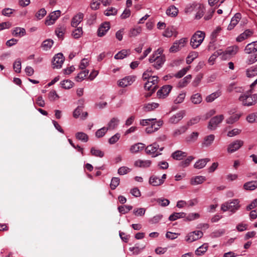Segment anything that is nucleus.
I'll use <instances>...</instances> for the list:
<instances>
[{
	"label": "nucleus",
	"instance_id": "6e6d98bb",
	"mask_svg": "<svg viewBox=\"0 0 257 257\" xmlns=\"http://www.w3.org/2000/svg\"><path fill=\"white\" fill-rule=\"evenodd\" d=\"M88 70H84L80 72L78 74L77 76L76 77V80L78 82L81 81L83 80L88 75Z\"/></svg>",
	"mask_w": 257,
	"mask_h": 257
},
{
	"label": "nucleus",
	"instance_id": "f03ea898",
	"mask_svg": "<svg viewBox=\"0 0 257 257\" xmlns=\"http://www.w3.org/2000/svg\"><path fill=\"white\" fill-rule=\"evenodd\" d=\"M205 37V32L197 31L192 36L190 40V45L193 49H196L203 42Z\"/></svg>",
	"mask_w": 257,
	"mask_h": 257
},
{
	"label": "nucleus",
	"instance_id": "a878e982",
	"mask_svg": "<svg viewBox=\"0 0 257 257\" xmlns=\"http://www.w3.org/2000/svg\"><path fill=\"white\" fill-rule=\"evenodd\" d=\"M145 148V145L143 143H137L133 146L130 148V151L132 153H138L140 151L144 150Z\"/></svg>",
	"mask_w": 257,
	"mask_h": 257
},
{
	"label": "nucleus",
	"instance_id": "f257e3e1",
	"mask_svg": "<svg viewBox=\"0 0 257 257\" xmlns=\"http://www.w3.org/2000/svg\"><path fill=\"white\" fill-rule=\"evenodd\" d=\"M163 49L160 48L155 51L149 58L150 63L155 62L154 66L158 69L161 67L165 61V56L163 55Z\"/></svg>",
	"mask_w": 257,
	"mask_h": 257
},
{
	"label": "nucleus",
	"instance_id": "423d86ee",
	"mask_svg": "<svg viewBox=\"0 0 257 257\" xmlns=\"http://www.w3.org/2000/svg\"><path fill=\"white\" fill-rule=\"evenodd\" d=\"M158 77L157 76H153L149 79L147 80V82L145 84V89L146 90H156L157 88Z\"/></svg>",
	"mask_w": 257,
	"mask_h": 257
},
{
	"label": "nucleus",
	"instance_id": "5fc2aeb1",
	"mask_svg": "<svg viewBox=\"0 0 257 257\" xmlns=\"http://www.w3.org/2000/svg\"><path fill=\"white\" fill-rule=\"evenodd\" d=\"M120 179L117 177H113L111 179L110 187L112 190H114L119 184Z\"/></svg>",
	"mask_w": 257,
	"mask_h": 257
},
{
	"label": "nucleus",
	"instance_id": "c756f323",
	"mask_svg": "<svg viewBox=\"0 0 257 257\" xmlns=\"http://www.w3.org/2000/svg\"><path fill=\"white\" fill-rule=\"evenodd\" d=\"M149 183L153 186H158L163 184L162 181H161L159 177L155 175L150 177Z\"/></svg>",
	"mask_w": 257,
	"mask_h": 257
},
{
	"label": "nucleus",
	"instance_id": "c03bdc74",
	"mask_svg": "<svg viewBox=\"0 0 257 257\" xmlns=\"http://www.w3.org/2000/svg\"><path fill=\"white\" fill-rule=\"evenodd\" d=\"M76 138L83 142H87L88 140L87 135L83 132H78L75 134Z\"/></svg>",
	"mask_w": 257,
	"mask_h": 257
},
{
	"label": "nucleus",
	"instance_id": "9b49d317",
	"mask_svg": "<svg viewBox=\"0 0 257 257\" xmlns=\"http://www.w3.org/2000/svg\"><path fill=\"white\" fill-rule=\"evenodd\" d=\"M223 119L224 116L222 114L213 117L210 119L209 122L208 126V128L212 130H215L217 125L220 123Z\"/></svg>",
	"mask_w": 257,
	"mask_h": 257
},
{
	"label": "nucleus",
	"instance_id": "f8f14e48",
	"mask_svg": "<svg viewBox=\"0 0 257 257\" xmlns=\"http://www.w3.org/2000/svg\"><path fill=\"white\" fill-rule=\"evenodd\" d=\"M61 12L59 10L51 13L46 18L45 24L48 26L53 25L55 21L60 17Z\"/></svg>",
	"mask_w": 257,
	"mask_h": 257
},
{
	"label": "nucleus",
	"instance_id": "774afa93",
	"mask_svg": "<svg viewBox=\"0 0 257 257\" xmlns=\"http://www.w3.org/2000/svg\"><path fill=\"white\" fill-rule=\"evenodd\" d=\"M257 61V52L248 56L247 63L248 64H251Z\"/></svg>",
	"mask_w": 257,
	"mask_h": 257
},
{
	"label": "nucleus",
	"instance_id": "bb28decb",
	"mask_svg": "<svg viewBox=\"0 0 257 257\" xmlns=\"http://www.w3.org/2000/svg\"><path fill=\"white\" fill-rule=\"evenodd\" d=\"M210 161L209 158H205L200 159L197 161L194 164V167L196 169H200L204 168L207 163Z\"/></svg>",
	"mask_w": 257,
	"mask_h": 257
},
{
	"label": "nucleus",
	"instance_id": "37998d69",
	"mask_svg": "<svg viewBox=\"0 0 257 257\" xmlns=\"http://www.w3.org/2000/svg\"><path fill=\"white\" fill-rule=\"evenodd\" d=\"M208 247V245L207 243L203 244L195 250V254L197 255L203 254L207 251Z\"/></svg>",
	"mask_w": 257,
	"mask_h": 257
},
{
	"label": "nucleus",
	"instance_id": "a19ab883",
	"mask_svg": "<svg viewBox=\"0 0 257 257\" xmlns=\"http://www.w3.org/2000/svg\"><path fill=\"white\" fill-rule=\"evenodd\" d=\"M186 214L184 212L174 213L169 216L170 221H175L179 218H184L186 217Z\"/></svg>",
	"mask_w": 257,
	"mask_h": 257
},
{
	"label": "nucleus",
	"instance_id": "8fccbe9b",
	"mask_svg": "<svg viewBox=\"0 0 257 257\" xmlns=\"http://www.w3.org/2000/svg\"><path fill=\"white\" fill-rule=\"evenodd\" d=\"M133 208L131 205H123L118 207V210L120 213L125 214L128 212Z\"/></svg>",
	"mask_w": 257,
	"mask_h": 257
},
{
	"label": "nucleus",
	"instance_id": "338daca9",
	"mask_svg": "<svg viewBox=\"0 0 257 257\" xmlns=\"http://www.w3.org/2000/svg\"><path fill=\"white\" fill-rule=\"evenodd\" d=\"M146 212V210L144 208H140L135 209L133 211V213L137 216H143Z\"/></svg>",
	"mask_w": 257,
	"mask_h": 257
},
{
	"label": "nucleus",
	"instance_id": "de8ad7c7",
	"mask_svg": "<svg viewBox=\"0 0 257 257\" xmlns=\"http://www.w3.org/2000/svg\"><path fill=\"white\" fill-rule=\"evenodd\" d=\"M191 78L192 76L191 75H188L182 80H180V81L179 83V86L180 87H184L186 86L187 85V84L190 81Z\"/></svg>",
	"mask_w": 257,
	"mask_h": 257
},
{
	"label": "nucleus",
	"instance_id": "680f3d73",
	"mask_svg": "<svg viewBox=\"0 0 257 257\" xmlns=\"http://www.w3.org/2000/svg\"><path fill=\"white\" fill-rule=\"evenodd\" d=\"M186 97V93L182 92L180 93L176 98L174 100V103L175 104H179L183 102Z\"/></svg>",
	"mask_w": 257,
	"mask_h": 257
},
{
	"label": "nucleus",
	"instance_id": "2eb2a0df",
	"mask_svg": "<svg viewBox=\"0 0 257 257\" xmlns=\"http://www.w3.org/2000/svg\"><path fill=\"white\" fill-rule=\"evenodd\" d=\"M185 114V111L184 110L180 111L175 114L172 116L169 120V122L172 124L177 123L180 120H181Z\"/></svg>",
	"mask_w": 257,
	"mask_h": 257
},
{
	"label": "nucleus",
	"instance_id": "dca6fc26",
	"mask_svg": "<svg viewBox=\"0 0 257 257\" xmlns=\"http://www.w3.org/2000/svg\"><path fill=\"white\" fill-rule=\"evenodd\" d=\"M241 18V15L240 13H236L232 18L230 23L227 27V30L230 31L232 30L238 23Z\"/></svg>",
	"mask_w": 257,
	"mask_h": 257
},
{
	"label": "nucleus",
	"instance_id": "052dcab7",
	"mask_svg": "<svg viewBox=\"0 0 257 257\" xmlns=\"http://www.w3.org/2000/svg\"><path fill=\"white\" fill-rule=\"evenodd\" d=\"M197 6V5L195 3L189 4L186 6L184 11L186 13H191L195 10Z\"/></svg>",
	"mask_w": 257,
	"mask_h": 257
},
{
	"label": "nucleus",
	"instance_id": "6ab92c4d",
	"mask_svg": "<svg viewBox=\"0 0 257 257\" xmlns=\"http://www.w3.org/2000/svg\"><path fill=\"white\" fill-rule=\"evenodd\" d=\"M84 17L83 14L79 13L74 16L71 20V25L76 28L81 22Z\"/></svg>",
	"mask_w": 257,
	"mask_h": 257
},
{
	"label": "nucleus",
	"instance_id": "79ce46f5",
	"mask_svg": "<svg viewBox=\"0 0 257 257\" xmlns=\"http://www.w3.org/2000/svg\"><path fill=\"white\" fill-rule=\"evenodd\" d=\"M159 106V104L158 103H150L144 105V109L145 111H151L157 108Z\"/></svg>",
	"mask_w": 257,
	"mask_h": 257
},
{
	"label": "nucleus",
	"instance_id": "4c0bfd02",
	"mask_svg": "<svg viewBox=\"0 0 257 257\" xmlns=\"http://www.w3.org/2000/svg\"><path fill=\"white\" fill-rule=\"evenodd\" d=\"M221 95V92L219 91H217L214 92L211 94L208 95L206 98L205 100L207 102H211L213 101L216 98H218Z\"/></svg>",
	"mask_w": 257,
	"mask_h": 257
},
{
	"label": "nucleus",
	"instance_id": "7c9ffc66",
	"mask_svg": "<svg viewBox=\"0 0 257 257\" xmlns=\"http://www.w3.org/2000/svg\"><path fill=\"white\" fill-rule=\"evenodd\" d=\"M190 100L194 104H199L202 102V97L200 93H197L191 95Z\"/></svg>",
	"mask_w": 257,
	"mask_h": 257
},
{
	"label": "nucleus",
	"instance_id": "6e6552de",
	"mask_svg": "<svg viewBox=\"0 0 257 257\" xmlns=\"http://www.w3.org/2000/svg\"><path fill=\"white\" fill-rule=\"evenodd\" d=\"M203 233L202 231L196 230L189 233L186 236L185 240L189 242H192L197 240L203 236Z\"/></svg>",
	"mask_w": 257,
	"mask_h": 257
},
{
	"label": "nucleus",
	"instance_id": "bf43d9fd",
	"mask_svg": "<svg viewBox=\"0 0 257 257\" xmlns=\"http://www.w3.org/2000/svg\"><path fill=\"white\" fill-rule=\"evenodd\" d=\"M13 68L15 71L17 73H20L21 70V61L20 59H17L13 64Z\"/></svg>",
	"mask_w": 257,
	"mask_h": 257
},
{
	"label": "nucleus",
	"instance_id": "4be33fe9",
	"mask_svg": "<svg viewBox=\"0 0 257 257\" xmlns=\"http://www.w3.org/2000/svg\"><path fill=\"white\" fill-rule=\"evenodd\" d=\"M215 139L214 135H209L204 137L201 146L203 148H207L211 145Z\"/></svg>",
	"mask_w": 257,
	"mask_h": 257
},
{
	"label": "nucleus",
	"instance_id": "72a5a7b5",
	"mask_svg": "<svg viewBox=\"0 0 257 257\" xmlns=\"http://www.w3.org/2000/svg\"><path fill=\"white\" fill-rule=\"evenodd\" d=\"M205 180L206 179L205 177L202 176H198L192 178L191 179L190 182L192 185H196L202 183L204 181H205Z\"/></svg>",
	"mask_w": 257,
	"mask_h": 257
},
{
	"label": "nucleus",
	"instance_id": "864d4df0",
	"mask_svg": "<svg viewBox=\"0 0 257 257\" xmlns=\"http://www.w3.org/2000/svg\"><path fill=\"white\" fill-rule=\"evenodd\" d=\"M61 85L62 87L64 89H70L72 87L73 82L70 80H65L61 82Z\"/></svg>",
	"mask_w": 257,
	"mask_h": 257
},
{
	"label": "nucleus",
	"instance_id": "39448f33",
	"mask_svg": "<svg viewBox=\"0 0 257 257\" xmlns=\"http://www.w3.org/2000/svg\"><path fill=\"white\" fill-rule=\"evenodd\" d=\"M188 42L187 38H183L179 40L176 41L170 48V52H176L185 47Z\"/></svg>",
	"mask_w": 257,
	"mask_h": 257
},
{
	"label": "nucleus",
	"instance_id": "2f4dec72",
	"mask_svg": "<svg viewBox=\"0 0 257 257\" xmlns=\"http://www.w3.org/2000/svg\"><path fill=\"white\" fill-rule=\"evenodd\" d=\"M171 156L174 159L181 160L187 156V154L181 151H177L172 153Z\"/></svg>",
	"mask_w": 257,
	"mask_h": 257
},
{
	"label": "nucleus",
	"instance_id": "a18cd8bd",
	"mask_svg": "<svg viewBox=\"0 0 257 257\" xmlns=\"http://www.w3.org/2000/svg\"><path fill=\"white\" fill-rule=\"evenodd\" d=\"M130 53V50H122L117 53L115 56L114 58L115 59H122L125 57L126 56L129 55Z\"/></svg>",
	"mask_w": 257,
	"mask_h": 257
},
{
	"label": "nucleus",
	"instance_id": "f704fd0d",
	"mask_svg": "<svg viewBox=\"0 0 257 257\" xmlns=\"http://www.w3.org/2000/svg\"><path fill=\"white\" fill-rule=\"evenodd\" d=\"M83 29L81 27H79L74 29L72 32L71 35L74 39H79L83 35Z\"/></svg>",
	"mask_w": 257,
	"mask_h": 257
},
{
	"label": "nucleus",
	"instance_id": "3c124183",
	"mask_svg": "<svg viewBox=\"0 0 257 257\" xmlns=\"http://www.w3.org/2000/svg\"><path fill=\"white\" fill-rule=\"evenodd\" d=\"M240 115V114H233L230 116L229 118H228L226 120V122L228 124H232L235 122L237 121L239 119Z\"/></svg>",
	"mask_w": 257,
	"mask_h": 257
},
{
	"label": "nucleus",
	"instance_id": "0e129e2a",
	"mask_svg": "<svg viewBox=\"0 0 257 257\" xmlns=\"http://www.w3.org/2000/svg\"><path fill=\"white\" fill-rule=\"evenodd\" d=\"M46 13L47 12L45 9L42 8L38 11L35 15V17L38 20H41L46 15Z\"/></svg>",
	"mask_w": 257,
	"mask_h": 257
},
{
	"label": "nucleus",
	"instance_id": "69168bd1",
	"mask_svg": "<svg viewBox=\"0 0 257 257\" xmlns=\"http://www.w3.org/2000/svg\"><path fill=\"white\" fill-rule=\"evenodd\" d=\"M131 171V169L128 168V167H125V166H123V167H120L118 169L117 172H118V174H119L120 175H123L126 174L128 172H130Z\"/></svg>",
	"mask_w": 257,
	"mask_h": 257
},
{
	"label": "nucleus",
	"instance_id": "4468645a",
	"mask_svg": "<svg viewBox=\"0 0 257 257\" xmlns=\"http://www.w3.org/2000/svg\"><path fill=\"white\" fill-rule=\"evenodd\" d=\"M239 100L242 102L244 106H249L254 104V101L252 100L250 95L243 94L239 97Z\"/></svg>",
	"mask_w": 257,
	"mask_h": 257
},
{
	"label": "nucleus",
	"instance_id": "9d476101",
	"mask_svg": "<svg viewBox=\"0 0 257 257\" xmlns=\"http://www.w3.org/2000/svg\"><path fill=\"white\" fill-rule=\"evenodd\" d=\"M239 48L237 46L234 45L228 47L225 51L223 52V58L228 59L235 55L238 51Z\"/></svg>",
	"mask_w": 257,
	"mask_h": 257
},
{
	"label": "nucleus",
	"instance_id": "ddd939ff",
	"mask_svg": "<svg viewBox=\"0 0 257 257\" xmlns=\"http://www.w3.org/2000/svg\"><path fill=\"white\" fill-rule=\"evenodd\" d=\"M136 77L128 76L118 81V85L121 87H125L131 85L135 81Z\"/></svg>",
	"mask_w": 257,
	"mask_h": 257
},
{
	"label": "nucleus",
	"instance_id": "09e8293b",
	"mask_svg": "<svg viewBox=\"0 0 257 257\" xmlns=\"http://www.w3.org/2000/svg\"><path fill=\"white\" fill-rule=\"evenodd\" d=\"M53 44V41L51 39H48L43 42L42 47L44 50H47L52 47Z\"/></svg>",
	"mask_w": 257,
	"mask_h": 257
},
{
	"label": "nucleus",
	"instance_id": "ea45409f",
	"mask_svg": "<svg viewBox=\"0 0 257 257\" xmlns=\"http://www.w3.org/2000/svg\"><path fill=\"white\" fill-rule=\"evenodd\" d=\"M198 56V53L195 51H192L189 53V55L186 58V63L188 64H191L193 61L197 58Z\"/></svg>",
	"mask_w": 257,
	"mask_h": 257
},
{
	"label": "nucleus",
	"instance_id": "412c9836",
	"mask_svg": "<svg viewBox=\"0 0 257 257\" xmlns=\"http://www.w3.org/2000/svg\"><path fill=\"white\" fill-rule=\"evenodd\" d=\"M247 54L255 53L257 52V41L252 42L248 44L244 49Z\"/></svg>",
	"mask_w": 257,
	"mask_h": 257
},
{
	"label": "nucleus",
	"instance_id": "e2e57ef3",
	"mask_svg": "<svg viewBox=\"0 0 257 257\" xmlns=\"http://www.w3.org/2000/svg\"><path fill=\"white\" fill-rule=\"evenodd\" d=\"M66 31L64 27H60L57 28L55 30V33L58 38H62Z\"/></svg>",
	"mask_w": 257,
	"mask_h": 257
},
{
	"label": "nucleus",
	"instance_id": "0eeeda50",
	"mask_svg": "<svg viewBox=\"0 0 257 257\" xmlns=\"http://www.w3.org/2000/svg\"><path fill=\"white\" fill-rule=\"evenodd\" d=\"M244 144V142L240 140H236L230 144L227 147V152L232 153L239 149Z\"/></svg>",
	"mask_w": 257,
	"mask_h": 257
},
{
	"label": "nucleus",
	"instance_id": "393cba45",
	"mask_svg": "<svg viewBox=\"0 0 257 257\" xmlns=\"http://www.w3.org/2000/svg\"><path fill=\"white\" fill-rule=\"evenodd\" d=\"M12 35L16 37H22L26 34V30L23 28L16 27L12 31Z\"/></svg>",
	"mask_w": 257,
	"mask_h": 257
},
{
	"label": "nucleus",
	"instance_id": "58836bf2",
	"mask_svg": "<svg viewBox=\"0 0 257 257\" xmlns=\"http://www.w3.org/2000/svg\"><path fill=\"white\" fill-rule=\"evenodd\" d=\"M246 76L248 78L253 77L257 75V65L254 66L248 69L246 71Z\"/></svg>",
	"mask_w": 257,
	"mask_h": 257
},
{
	"label": "nucleus",
	"instance_id": "c9c22d12",
	"mask_svg": "<svg viewBox=\"0 0 257 257\" xmlns=\"http://www.w3.org/2000/svg\"><path fill=\"white\" fill-rule=\"evenodd\" d=\"M178 13V10L174 6H171L166 10V14L171 17H176Z\"/></svg>",
	"mask_w": 257,
	"mask_h": 257
},
{
	"label": "nucleus",
	"instance_id": "473e14b6",
	"mask_svg": "<svg viewBox=\"0 0 257 257\" xmlns=\"http://www.w3.org/2000/svg\"><path fill=\"white\" fill-rule=\"evenodd\" d=\"M142 32V28L141 27L138 26L130 29L128 33V36L130 37H135L139 35Z\"/></svg>",
	"mask_w": 257,
	"mask_h": 257
},
{
	"label": "nucleus",
	"instance_id": "20e7f679",
	"mask_svg": "<svg viewBox=\"0 0 257 257\" xmlns=\"http://www.w3.org/2000/svg\"><path fill=\"white\" fill-rule=\"evenodd\" d=\"M164 149V147H159V145L154 143L151 145H148L145 148L146 153L153 157H157L161 154V152Z\"/></svg>",
	"mask_w": 257,
	"mask_h": 257
},
{
	"label": "nucleus",
	"instance_id": "a211bd4d",
	"mask_svg": "<svg viewBox=\"0 0 257 257\" xmlns=\"http://www.w3.org/2000/svg\"><path fill=\"white\" fill-rule=\"evenodd\" d=\"M172 86L171 85H165L163 86L160 90L157 92V95L159 98H164L168 95L170 91L172 89Z\"/></svg>",
	"mask_w": 257,
	"mask_h": 257
},
{
	"label": "nucleus",
	"instance_id": "cd10ccee",
	"mask_svg": "<svg viewBox=\"0 0 257 257\" xmlns=\"http://www.w3.org/2000/svg\"><path fill=\"white\" fill-rule=\"evenodd\" d=\"M188 129V126L186 125L181 126L179 127L174 130L172 132V136L176 137L182 134H184Z\"/></svg>",
	"mask_w": 257,
	"mask_h": 257
},
{
	"label": "nucleus",
	"instance_id": "4d7b16f0",
	"mask_svg": "<svg viewBox=\"0 0 257 257\" xmlns=\"http://www.w3.org/2000/svg\"><path fill=\"white\" fill-rule=\"evenodd\" d=\"M201 119L199 116H197L190 119L187 123L186 126L189 128V126L198 123Z\"/></svg>",
	"mask_w": 257,
	"mask_h": 257
},
{
	"label": "nucleus",
	"instance_id": "1a4fd4ad",
	"mask_svg": "<svg viewBox=\"0 0 257 257\" xmlns=\"http://www.w3.org/2000/svg\"><path fill=\"white\" fill-rule=\"evenodd\" d=\"M65 58L62 53H58L53 57L52 65L53 68H60L64 63Z\"/></svg>",
	"mask_w": 257,
	"mask_h": 257
},
{
	"label": "nucleus",
	"instance_id": "aec40b11",
	"mask_svg": "<svg viewBox=\"0 0 257 257\" xmlns=\"http://www.w3.org/2000/svg\"><path fill=\"white\" fill-rule=\"evenodd\" d=\"M109 29V23L107 22L104 23L98 28L97 31V35L99 37H102L104 36Z\"/></svg>",
	"mask_w": 257,
	"mask_h": 257
},
{
	"label": "nucleus",
	"instance_id": "f3484780",
	"mask_svg": "<svg viewBox=\"0 0 257 257\" xmlns=\"http://www.w3.org/2000/svg\"><path fill=\"white\" fill-rule=\"evenodd\" d=\"M253 33V31L247 29L245 30L243 33L240 34L236 38V41L238 42H241L243 41L248 39L251 37Z\"/></svg>",
	"mask_w": 257,
	"mask_h": 257
},
{
	"label": "nucleus",
	"instance_id": "e433bc0d",
	"mask_svg": "<svg viewBox=\"0 0 257 257\" xmlns=\"http://www.w3.org/2000/svg\"><path fill=\"white\" fill-rule=\"evenodd\" d=\"M198 136V133L193 132L186 138L185 141L188 143H193L197 140Z\"/></svg>",
	"mask_w": 257,
	"mask_h": 257
},
{
	"label": "nucleus",
	"instance_id": "13d9d810",
	"mask_svg": "<svg viewBox=\"0 0 257 257\" xmlns=\"http://www.w3.org/2000/svg\"><path fill=\"white\" fill-rule=\"evenodd\" d=\"M107 131V129L105 126L102 127V128L98 130L95 132L96 137H97V138H100L103 137L105 135Z\"/></svg>",
	"mask_w": 257,
	"mask_h": 257
},
{
	"label": "nucleus",
	"instance_id": "b1692460",
	"mask_svg": "<svg viewBox=\"0 0 257 257\" xmlns=\"http://www.w3.org/2000/svg\"><path fill=\"white\" fill-rule=\"evenodd\" d=\"M119 120L117 117H112L107 123L106 128L108 131L113 130L115 129L119 123Z\"/></svg>",
	"mask_w": 257,
	"mask_h": 257
},
{
	"label": "nucleus",
	"instance_id": "c85d7f7f",
	"mask_svg": "<svg viewBox=\"0 0 257 257\" xmlns=\"http://www.w3.org/2000/svg\"><path fill=\"white\" fill-rule=\"evenodd\" d=\"M243 188L246 190L252 191L257 188V181H251L244 184Z\"/></svg>",
	"mask_w": 257,
	"mask_h": 257
},
{
	"label": "nucleus",
	"instance_id": "7ed1b4c3",
	"mask_svg": "<svg viewBox=\"0 0 257 257\" xmlns=\"http://www.w3.org/2000/svg\"><path fill=\"white\" fill-rule=\"evenodd\" d=\"M239 201L237 199L230 200L221 205V209L223 211H229L233 213L240 208Z\"/></svg>",
	"mask_w": 257,
	"mask_h": 257
},
{
	"label": "nucleus",
	"instance_id": "603ef678",
	"mask_svg": "<svg viewBox=\"0 0 257 257\" xmlns=\"http://www.w3.org/2000/svg\"><path fill=\"white\" fill-rule=\"evenodd\" d=\"M174 34H175V36L176 37L177 33L175 32V30L174 29H173L172 28H168L165 30V31L163 33V35L164 37L169 38V37H172L174 35Z\"/></svg>",
	"mask_w": 257,
	"mask_h": 257
},
{
	"label": "nucleus",
	"instance_id": "49530a36",
	"mask_svg": "<svg viewBox=\"0 0 257 257\" xmlns=\"http://www.w3.org/2000/svg\"><path fill=\"white\" fill-rule=\"evenodd\" d=\"M90 153L92 156L100 158H102L104 155L103 152L94 147L91 148Z\"/></svg>",
	"mask_w": 257,
	"mask_h": 257
},
{
	"label": "nucleus",
	"instance_id": "5701e85b",
	"mask_svg": "<svg viewBox=\"0 0 257 257\" xmlns=\"http://www.w3.org/2000/svg\"><path fill=\"white\" fill-rule=\"evenodd\" d=\"M152 164V161L151 160H138L134 163L135 166L140 168H148L150 167Z\"/></svg>",
	"mask_w": 257,
	"mask_h": 257
}]
</instances>
